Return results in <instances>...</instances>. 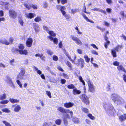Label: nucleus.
Masks as SVG:
<instances>
[{"label":"nucleus","instance_id":"nucleus-19","mask_svg":"<svg viewBox=\"0 0 126 126\" xmlns=\"http://www.w3.org/2000/svg\"><path fill=\"white\" fill-rule=\"evenodd\" d=\"M119 119L120 121L121 122L124 121L126 119V114L120 116Z\"/></svg>","mask_w":126,"mask_h":126},{"label":"nucleus","instance_id":"nucleus-22","mask_svg":"<svg viewBox=\"0 0 126 126\" xmlns=\"http://www.w3.org/2000/svg\"><path fill=\"white\" fill-rule=\"evenodd\" d=\"M9 101L13 104L18 103L19 102V100L13 98H10L9 99Z\"/></svg>","mask_w":126,"mask_h":126},{"label":"nucleus","instance_id":"nucleus-57","mask_svg":"<svg viewBox=\"0 0 126 126\" xmlns=\"http://www.w3.org/2000/svg\"><path fill=\"white\" fill-rule=\"evenodd\" d=\"M62 76L66 79H68L69 78V77L68 75H67V74H65L64 73H63L62 75Z\"/></svg>","mask_w":126,"mask_h":126},{"label":"nucleus","instance_id":"nucleus-8","mask_svg":"<svg viewBox=\"0 0 126 126\" xmlns=\"http://www.w3.org/2000/svg\"><path fill=\"white\" fill-rule=\"evenodd\" d=\"M14 107V111L15 112H18L21 110V108L20 106L17 104L14 105L12 106Z\"/></svg>","mask_w":126,"mask_h":126},{"label":"nucleus","instance_id":"nucleus-12","mask_svg":"<svg viewBox=\"0 0 126 126\" xmlns=\"http://www.w3.org/2000/svg\"><path fill=\"white\" fill-rule=\"evenodd\" d=\"M36 14L34 13H28L25 14V16L31 19L35 16Z\"/></svg>","mask_w":126,"mask_h":126},{"label":"nucleus","instance_id":"nucleus-29","mask_svg":"<svg viewBox=\"0 0 126 126\" xmlns=\"http://www.w3.org/2000/svg\"><path fill=\"white\" fill-rule=\"evenodd\" d=\"M117 69L119 70H122L126 73V70L122 65L119 66L117 67Z\"/></svg>","mask_w":126,"mask_h":126},{"label":"nucleus","instance_id":"nucleus-56","mask_svg":"<svg viewBox=\"0 0 126 126\" xmlns=\"http://www.w3.org/2000/svg\"><path fill=\"white\" fill-rule=\"evenodd\" d=\"M46 94L50 98L51 97V94L49 91H46Z\"/></svg>","mask_w":126,"mask_h":126},{"label":"nucleus","instance_id":"nucleus-59","mask_svg":"<svg viewBox=\"0 0 126 126\" xmlns=\"http://www.w3.org/2000/svg\"><path fill=\"white\" fill-rule=\"evenodd\" d=\"M48 4L46 2H44L43 3V7L45 8H47L48 6Z\"/></svg>","mask_w":126,"mask_h":126},{"label":"nucleus","instance_id":"nucleus-34","mask_svg":"<svg viewBox=\"0 0 126 126\" xmlns=\"http://www.w3.org/2000/svg\"><path fill=\"white\" fill-rule=\"evenodd\" d=\"M111 54L113 55V57H115L116 56V54L115 50H111Z\"/></svg>","mask_w":126,"mask_h":126},{"label":"nucleus","instance_id":"nucleus-51","mask_svg":"<svg viewBox=\"0 0 126 126\" xmlns=\"http://www.w3.org/2000/svg\"><path fill=\"white\" fill-rule=\"evenodd\" d=\"M110 43V42L108 41H107L105 43L104 46L106 48H108V46L109 45Z\"/></svg>","mask_w":126,"mask_h":126},{"label":"nucleus","instance_id":"nucleus-10","mask_svg":"<svg viewBox=\"0 0 126 126\" xmlns=\"http://www.w3.org/2000/svg\"><path fill=\"white\" fill-rule=\"evenodd\" d=\"M32 38H29L28 39L26 42V46L28 47H31L32 45Z\"/></svg>","mask_w":126,"mask_h":126},{"label":"nucleus","instance_id":"nucleus-31","mask_svg":"<svg viewBox=\"0 0 126 126\" xmlns=\"http://www.w3.org/2000/svg\"><path fill=\"white\" fill-rule=\"evenodd\" d=\"M122 45H118L114 48V49L116 51L118 52L120 50L122 47Z\"/></svg>","mask_w":126,"mask_h":126},{"label":"nucleus","instance_id":"nucleus-39","mask_svg":"<svg viewBox=\"0 0 126 126\" xmlns=\"http://www.w3.org/2000/svg\"><path fill=\"white\" fill-rule=\"evenodd\" d=\"M7 79L6 80L7 82L8 83L12 82V80L10 77L9 76L7 77Z\"/></svg>","mask_w":126,"mask_h":126},{"label":"nucleus","instance_id":"nucleus-43","mask_svg":"<svg viewBox=\"0 0 126 126\" xmlns=\"http://www.w3.org/2000/svg\"><path fill=\"white\" fill-rule=\"evenodd\" d=\"M8 3V2H3L2 1H0V4L1 5H6Z\"/></svg>","mask_w":126,"mask_h":126},{"label":"nucleus","instance_id":"nucleus-35","mask_svg":"<svg viewBox=\"0 0 126 126\" xmlns=\"http://www.w3.org/2000/svg\"><path fill=\"white\" fill-rule=\"evenodd\" d=\"M2 123L5 126H12L11 124L5 121H3Z\"/></svg>","mask_w":126,"mask_h":126},{"label":"nucleus","instance_id":"nucleus-26","mask_svg":"<svg viewBox=\"0 0 126 126\" xmlns=\"http://www.w3.org/2000/svg\"><path fill=\"white\" fill-rule=\"evenodd\" d=\"M33 69L35 71L37 72V73L39 75H41L42 74V72L40 70L38 69V68L35 66H34Z\"/></svg>","mask_w":126,"mask_h":126},{"label":"nucleus","instance_id":"nucleus-23","mask_svg":"<svg viewBox=\"0 0 126 126\" xmlns=\"http://www.w3.org/2000/svg\"><path fill=\"white\" fill-rule=\"evenodd\" d=\"M62 122V120L60 119H56L55 121V123L56 124L58 125H60Z\"/></svg>","mask_w":126,"mask_h":126},{"label":"nucleus","instance_id":"nucleus-2","mask_svg":"<svg viewBox=\"0 0 126 126\" xmlns=\"http://www.w3.org/2000/svg\"><path fill=\"white\" fill-rule=\"evenodd\" d=\"M57 110L62 113H70L71 117H72L73 115V112L72 111H71L69 109H66L64 108L61 107H58Z\"/></svg>","mask_w":126,"mask_h":126},{"label":"nucleus","instance_id":"nucleus-33","mask_svg":"<svg viewBox=\"0 0 126 126\" xmlns=\"http://www.w3.org/2000/svg\"><path fill=\"white\" fill-rule=\"evenodd\" d=\"M34 20L36 22H38L41 21L42 19L40 17L38 16L34 19Z\"/></svg>","mask_w":126,"mask_h":126},{"label":"nucleus","instance_id":"nucleus-52","mask_svg":"<svg viewBox=\"0 0 126 126\" xmlns=\"http://www.w3.org/2000/svg\"><path fill=\"white\" fill-rule=\"evenodd\" d=\"M42 126H51V125L48 123L44 122Z\"/></svg>","mask_w":126,"mask_h":126},{"label":"nucleus","instance_id":"nucleus-11","mask_svg":"<svg viewBox=\"0 0 126 126\" xmlns=\"http://www.w3.org/2000/svg\"><path fill=\"white\" fill-rule=\"evenodd\" d=\"M65 54L67 57L69 59L70 61H71L73 63H77V62H75L76 58V57L75 55L74 56V59H72L71 58L70 56L67 53H65Z\"/></svg>","mask_w":126,"mask_h":126},{"label":"nucleus","instance_id":"nucleus-36","mask_svg":"<svg viewBox=\"0 0 126 126\" xmlns=\"http://www.w3.org/2000/svg\"><path fill=\"white\" fill-rule=\"evenodd\" d=\"M71 118H73V121L74 123H76L79 122V121L78 119L75 117H74L73 118V116L72 117H71Z\"/></svg>","mask_w":126,"mask_h":126},{"label":"nucleus","instance_id":"nucleus-3","mask_svg":"<svg viewBox=\"0 0 126 126\" xmlns=\"http://www.w3.org/2000/svg\"><path fill=\"white\" fill-rule=\"evenodd\" d=\"M88 84L89 86V91L92 93H94L95 91V87L93 83L90 80L88 81Z\"/></svg>","mask_w":126,"mask_h":126},{"label":"nucleus","instance_id":"nucleus-50","mask_svg":"<svg viewBox=\"0 0 126 126\" xmlns=\"http://www.w3.org/2000/svg\"><path fill=\"white\" fill-rule=\"evenodd\" d=\"M67 87L69 89H73L74 88L75 86L73 84H71L68 85Z\"/></svg>","mask_w":126,"mask_h":126},{"label":"nucleus","instance_id":"nucleus-47","mask_svg":"<svg viewBox=\"0 0 126 126\" xmlns=\"http://www.w3.org/2000/svg\"><path fill=\"white\" fill-rule=\"evenodd\" d=\"M47 53L50 55H51L53 54V52L50 50L47 49Z\"/></svg>","mask_w":126,"mask_h":126},{"label":"nucleus","instance_id":"nucleus-58","mask_svg":"<svg viewBox=\"0 0 126 126\" xmlns=\"http://www.w3.org/2000/svg\"><path fill=\"white\" fill-rule=\"evenodd\" d=\"M53 60L55 61H57L58 60V58L57 56L56 55H54L53 56Z\"/></svg>","mask_w":126,"mask_h":126},{"label":"nucleus","instance_id":"nucleus-14","mask_svg":"<svg viewBox=\"0 0 126 126\" xmlns=\"http://www.w3.org/2000/svg\"><path fill=\"white\" fill-rule=\"evenodd\" d=\"M74 103L69 102L64 103V106L66 108H69L72 107L74 106Z\"/></svg>","mask_w":126,"mask_h":126},{"label":"nucleus","instance_id":"nucleus-21","mask_svg":"<svg viewBox=\"0 0 126 126\" xmlns=\"http://www.w3.org/2000/svg\"><path fill=\"white\" fill-rule=\"evenodd\" d=\"M73 94L74 95L79 94L81 93V91L79 90H78L76 88H75L73 89Z\"/></svg>","mask_w":126,"mask_h":126},{"label":"nucleus","instance_id":"nucleus-45","mask_svg":"<svg viewBox=\"0 0 126 126\" xmlns=\"http://www.w3.org/2000/svg\"><path fill=\"white\" fill-rule=\"evenodd\" d=\"M87 116L92 120H94L95 119L94 117L91 114H88L87 115Z\"/></svg>","mask_w":126,"mask_h":126},{"label":"nucleus","instance_id":"nucleus-1","mask_svg":"<svg viewBox=\"0 0 126 126\" xmlns=\"http://www.w3.org/2000/svg\"><path fill=\"white\" fill-rule=\"evenodd\" d=\"M103 106L106 112L109 114L113 115L115 112L114 109L112 105L105 102L103 103Z\"/></svg>","mask_w":126,"mask_h":126},{"label":"nucleus","instance_id":"nucleus-30","mask_svg":"<svg viewBox=\"0 0 126 126\" xmlns=\"http://www.w3.org/2000/svg\"><path fill=\"white\" fill-rule=\"evenodd\" d=\"M48 33L50 35V36L51 37H55L56 35V34L52 31H49Z\"/></svg>","mask_w":126,"mask_h":126},{"label":"nucleus","instance_id":"nucleus-7","mask_svg":"<svg viewBox=\"0 0 126 126\" xmlns=\"http://www.w3.org/2000/svg\"><path fill=\"white\" fill-rule=\"evenodd\" d=\"M10 16L13 18H16L17 16V13L13 10H10L9 12Z\"/></svg>","mask_w":126,"mask_h":126},{"label":"nucleus","instance_id":"nucleus-17","mask_svg":"<svg viewBox=\"0 0 126 126\" xmlns=\"http://www.w3.org/2000/svg\"><path fill=\"white\" fill-rule=\"evenodd\" d=\"M33 26L36 32H38L39 31V29L38 25L35 23H34L33 24Z\"/></svg>","mask_w":126,"mask_h":126},{"label":"nucleus","instance_id":"nucleus-61","mask_svg":"<svg viewBox=\"0 0 126 126\" xmlns=\"http://www.w3.org/2000/svg\"><path fill=\"white\" fill-rule=\"evenodd\" d=\"M77 9H71V13L74 14L77 12Z\"/></svg>","mask_w":126,"mask_h":126},{"label":"nucleus","instance_id":"nucleus-16","mask_svg":"<svg viewBox=\"0 0 126 126\" xmlns=\"http://www.w3.org/2000/svg\"><path fill=\"white\" fill-rule=\"evenodd\" d=\"M118 96H119L116 94H113L111 95V98L115 103V101H116L117 98H118Z\"/></svg>","mask_w":126,"mask_h":126},{"label":"nucleus","instance_id":"nucleus-53","mask_svg":"<svg viewBox=\"0 0 126 126\" xmlns=\"http://www.w3.org/2000/svg\"><path fill=\"white\" fill-rule=\"evenodd\" d=\"M43 29L45 30L46 31H47V33H48V32L49 31V29L48 27H47V26H43Z\"/></svg>","mask_w":126,"mask_h":126},{"label":"nucleus","instance_id":"nucleus-64","mask_svg":"<svg viewBox=\"0 0 126 126\" xmlns=\"http://www.w3.org/2000/svg\"><path fill=\"white\" fill-rule=\"evenodd\" d=\"M66 80L64 79H62L61 80V83L62 84H64L66 82Z\"/></svg>","mask_w":126,"mask_h":126},{"label":"nucleus","instance_id":"nucleus-49","mask_svg":"<svg viewBox=\"0 0 126 126\" xmlns=\"http://www.w3.org/2000/svg\"><path fill=\"white\" fill-rule=\"evenodd\" d=\"M19 22L21 26H23L24 22L22 19H19Z\"/></svg>","mask_w":126,"mask_h":126},{"label":"nucleus","instance_id":"nucleus-13","mask_svg":"<svg viewBox=\"0 0 126 126\" xmlns=\"http://www.w3.org/2000/svg\"><path fill=\"white\" fill-rule=\"evenodd\" d=\"M77 61L76 60L75 62H77V63L75 64H77L79 63V62H81V67L82 68L84 66L83 65L84 64V60L81 58H80L79 59H77Z\"/></svg>","mask_w":126,"mask_h":126},{"label":"nucleus","instance_id":"nucleus-15","mask_svg":"<svg viewBox=\"0 0 126 126\" xmlns=\"http://www.w3.org/2000/svg\"><path fill=\"white\" fill-rule=\"evenodd\" d=\"M48 38L51 41H53L54 44H58V40L57 38H54L50 36H48Z\"/></svg>","mask_w":126,"mask_h":126},{"label":"nucleus","instance_id":"nucleus-44","mask_svg":"<svg viewBox=\"0 0 126 126\" xmlns=\"http://www.w3.org/2000/svg\"><path fill=\"white\" fill-rule=\"evenodd\" d=\"M81 15L83 17V18L85 19L87 21H88L89 20V19L86 16L85 14L83 13H81Z\"/></svg>","mask_w":126,"mask_h":126},{"label":"nucleus","instance_id":"nucleus-46","mask_svg":"<svg viewBox=\"0 0 126 126\" xmlns=\"http://www.w3.org/2000/svg\"><path fill=\"white\" fill-rule=\"evenodd\" d=\"M24 5L25 7L28 10H29L31 7V6L27 4L24 3Z\"/></svg>","mask_w":126,"mask_h":126},{"label":"nucleus","instance_id":"nucleus-5","mask_svg":"<svg viewBox=\"0 0 126 126\" xmlns=\"http://www.w3.org/2000/svg\"><path fill=\"white\" fill-rule=\"evenodd\" d=\"M82 101L86 105L89 104V98L85 94H83L81 97Z\"/></svg>","mask_w":126,"mask_h":126},{"label":"nucleus","instance_id":"nucleus-38","mask_svg":"<svg viewBox=\"0 0 126 126\" xmlns=\"http://www.w3.org/2000/svg\"><path fill=\"white\" fill-rule=\"evenodd\" d=\"M81 110L82 111L85 113H88L89 112L88 110L86 108H82Z\"/></svg>","mask_w":126,"mask_h":126},{"label":"nucleus","instance_id":"nucleus-28","mask_svg":"<svg viewBox=\"0 0 126 126\" xmlns=\"http://www.w3.org/2000/svg\"><path fill=\"white\" fill-rule=\"evenodd\" d=\"M2 111L6 113H9L11 112V111L8 108H3L1 110Z\"/></svg>","mask_w":126,"mask_h":126},{"label":"nucleus","instance_id":"nucleus-62","mask_svg":"<svg viewBox=\"0 0 126 126\" xmlns=\"http://www.w3.org/2000/svg\"><path fill=\"white\" fill-rule=\"evenodd\" d=\"M113 64L115 66H118L119 64V63L117 61H115L113 63Z\"/></svg>","mask_w":126,"mask_h":126},{"label":"nucleus","instance_id":"nucleus-6","mask_svg":"<svg viewBox=\"0 0 126 126\" xmlns=\"http://www.w3.org/2000/svg\"><path fill=\"white\" fill-rule=\"evenodd\" d=\"M70 38L75 41L76 44L78 45H82V43L81 41L77 37L73 35H71Z\"/></svg>","mask_w":126,"mask_h":126},{"label":"nucleus","instance_id":"nucleus-63","mask_svg":"<svg viewBox=\"0 0 126 126\" xmlns=\"http://www.w3.org/2000/svg\"><path fill=\"white\" fill-rule=\"evenodd\" d=\"M32 7L33 9H37V6L35 4H32Z\"/></svg>","mask_w":126,"mask_h":126},{"label":"nucleus","instance_id":"nucleus-48","mask_svg":"<svg viewBox=\"0 0 126 126\" xmlns=\"http://www.w3.org/2000/svg\"><path fill=\"white\" fill-rule=\"evenodd\" d=\"M16 82L19 85V87L21 88L22 87V84L20 81L18 80H17L16 81Z\"/></svg>","mask_w":126,"mask_h":126},{"label":"nucleus","instance_id":"nucleus-54","mask_svg":"<svg viewBox=\"0 0 126 126\" xmlns=\"http://www.w3.org/2000/svg\"><path fill=\"white\" fill-rule=\"evenodd\" d=\"M7 65H6L2 63H0V67H2L3 68H5L7 67Z\"/></svg>","mask_w":126,"mask_h":126},{"label":"nucleus","instance_id":"nucleus-20","mask_svg":"<svg viewBox=\"0 0 126 126\" xmlns=\"http://www.w3.org/2000/svg\"><path fill=\"white\" fill-rule=\"evenodd\" d=\"M18 52H19V53L21 54L26 55H27L28 53L26 49H24L18 51Z\"/></svg>","mask_w":126,"mask_h":126},{"label":"nucleus","instance_id":"nucleus-42","mask_svg":"<svg viewBox=\"0 0 126 126\" xmlns=\"http://www.w3.org/2000/svg\"><path fill=\"white\" fill-rule=\"evenodd\" d=\"M66 65L68 66L70 69H71L72 67V65L71 63L68 61H67L66 63Z\"/></svg>","mask_w":126,"mask_h":126},{"label":"nucleus","instance_id":"nucleus-60","mask_svg":"<svg viewBox=\"0 0 126 126\" xmlns=\"http://www.w3.org/2000/svg\"><path fill=\"white\" fill-rule=\"evenodd\" d=\"M9 84L10 85V86L13 88H15V86L13 81L12 82L9 83Z\"/></svg>","mask_w":126,"mask_h":126},{"label":"nucleus","instance_id":"nucleus-37","mask_svg":"<svg viewBox=\"0 0 126 126\" xmlns=\"http://www.w3.org/2000/svg\"><path fill=\"white\" fill-rule=\"evenodd\" d=\"M9 102V101L8 100H2L0 102V103L2 104H7Z\"/></svg>","mask_w":126,"mask_h":126},{"label":"nucleus","instance_id":"nucleus-24","mask_svg":"<svg viewBox=\"0 0 126 126\" xmlns=\"http://www.w3.org/2000/svg\"><path fill=\"white\" fill-rule=\"evenodd\" d=\"M64 124L65 126H67L68 125V121L67 119L65 117H63V118Z\"/></svg>","mask_w":126,"mask_h":126},{"label":"nucleus","instance_id":"nucleus-55","mask_svg":"<svg viewBox=\"0 0 126 126\" xmlns=\"http://www.w3.org/2000/svg\"><path fill=\"white\" fill-rule=\"evenodd\" d=\"M63 117H65V118L66 119L68 118L69 119H70L71 118L70 116H69V114L66 113V114H64L63 115Z\"/></svg>","mask_w":126,"mask_h":126},{"label":"nucleus","instance_id":"nucleus-27","mask_svg":"<svg viewBox=\"0 0 126 126\" xmlns=\"http://www.w3.org/2000/svg\"><path fill=\"white\" fill-rule=\"evenodd\" d=\"M1 43L3 44H4L7 45H9L10 44V43L5 39H4L2 40L1 41Z\"/></svg>","mask_w":126,"mask_h":126},{"label":"nucleus","instance_id":"nucleus-18","mask_svg":"<svg viewBox=\"0 0 126 126\" xmlns=\"http://www.w3.org/2000/svg\"><path fill=\"white\" fill-rule=\"evenodd\" d=\"M18 47V49L16 48L15 49L16 51H18L23 49H24L25 48L24 45L21 44H19Z\"/></svg>","mask_w":126,"mask_h":126},{"label":"nucleus","instance_id":"nucleus-9","mask_svg":"<svg viewBox=\"0 0 126 126\" xmlns=\"http://www.w3.org/2000/svg\"><path fill=\"white\" fill-rule=\"evenodd\" d=\"M124 100L119 96L118 98L115 101V103L117 104H122L124 103Z\"/></svg>","mask_w":126,"mask_h":126},{"label":"nucleus","instance_id":"nucleus-32","mask_svg":"<svg viewBox=\"0 0 126 126\" xmlns=\"http://www.w3.org/2000/svg\"><path fill=\"white\" fill-rule=\"evenodd\" d=\"M6 98V94H3L0 95V100H3Z\"/></svg>","mask_w":126,"mask_h":126},{"label":"nucleus","instance_id":"nucleus-40","mask_svg":"<svg viewBox=\"0 0 126 126\" xmlns=\"http://www.w3.org/2000/svg\"><path fill=\"white\" fill-rule=\"evenodd\" d=\"M79 79L80 81V82H82L83 85H85V82L83 80L81 76H80L79 77Z\"/></svg>","mask_w":126,"mask_h":126},{"label":"nucleus","instance_id":"nucleus-4","mask_svg":"<svg viewBox=\"0 0 126 126\" xmlns=\"http://www.w3.org/2000/svg\"><path fill=\"white\" fill-rule=\"evenodd\" d=\"M25 73V70L23 69L21 70L20 73L17 76V79H25V78H24Z\"/></svg>","mask_w":126,"mask_h":126},{"label":"nucleus","instance_id":"nucleus-41","mask_svg":"<svg viewBox=\"0 0 126 126\" xmlns=\"http://www.w3.org/2000/svg\"><path fill=\"white\" fill-rule=\"evenodd\" d=\"M84 58L85 59L87 63H89L90 61V58H89L88 56L86 55H84Z\"/></svg>","mask_w":126,"mask_h":126},{"label":"nucleus","instance_id":"nucleus-25","mask_svg":"<svg viewBox=\"0 0 126 126\" xmlns=\"http://www.w3.org/2000/svg\"><path fill=\"white\" fill-rule=\"evenodd\" d=\"M56 8L58 9L60 11L62 10H65L66 9L64 6H62L60 5H57Z\"/></svg>","mask_w":126,"mask_h":126}]
</instances>
